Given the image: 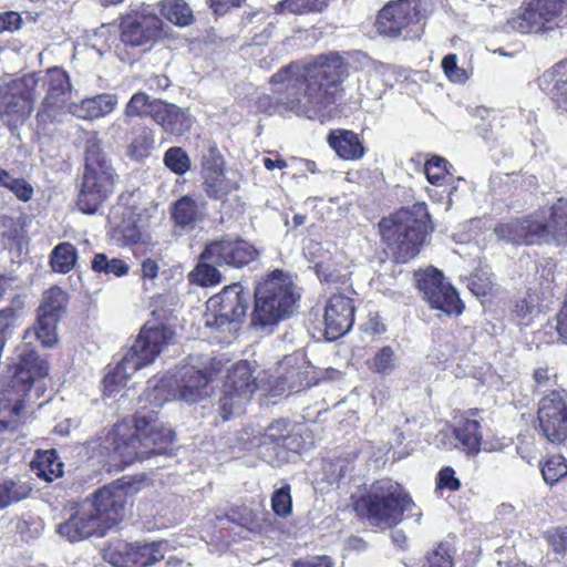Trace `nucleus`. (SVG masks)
<instances>
[{"instance_id": "62", "label": "nucleus", "mask_w": 567, "mask_h": 567, "mask_svg": "<svg viewBox=\"0 0 567 567\" xmlns=\"http://www.w3.org/2000/svg\"><path fill=\"white\" fill-rule=\"evenodd\" d=\"M229 182V179H205L206 193L209 197L221 199L234 188Z\"/></svg>"}, {"instance_id": "16", "label": "nucleus", "mask_w": 567, "mask_h": 567, "mask_svg": "<svg viewBox=\"0 0 567 567\" xmlns=\"http://www.w3.org/2000/svg\"><path fill=\"white\" fill-rule=\"evenodd\" d=\"M37 83L34 75H27L21 83L23 87L16 85L12 92L3 97L0 103V117L9 125L22 123L31 114L37 97Z\"/></svg>"}, {"instance_id": "63", "label": "nucleus", "mask_w": 567, "mask_h": 567, "mask_svg": "<svg viewBox=\"0 0 567 567\" xmlns=\"http://www.w3.org/2000/svg\"><path fill=\"white\" fill-rule=\"evenodd\" d=\"M158 214V210H157V207L156 206H152L147 209H145V215L146 217H142L140 216L138 217V220L135 221V227L132 231V234L127 235L128 239L132 241V243H138V241H142V229H145L150 226V219L151 218H155L156 215Z\"/></svg>"}, {"instance_id": "15", "label": "nucleus", "mask_w": 567, "mask_h": 567, "mask_svg": "<svg viewBox=\"0 0 567 567\" xmlns=\"http://www.w3.org/2000/svg\"><path fill=\"white\" fill-rule=\"evenodd\" d=\"M257 250L248 241L225 238L206 245L200 258L218 266L243 267L252 261Z\"/></svg>"}, {"instance_id": "48", "label": "nucleus", "mask_w": 567, "mask_h": 567, "mask_svg": "<svg viewBox=\"0 0 567 567\" xmlns=\"http://www.w3.org/2000/svg\"><path fill=\"white\" fill-rule=\"evenodd\" d=\"M165 165L176 175H184L190 168V159L182 147H171L164 155Z\"/></svg>"}, {"instance_id": "10", "label": "nucleus", "mask_w": 567, "mask_h": 567, "mask_svg": "<svg viewBox=\"0 0 567 567\" xmlns=\"http://www.w3.org/2000/svg\"><path fill=\"white\" fill-rule=\"evenodd\" d=\"M250 293L240 284L225 287L207 301L206 324L221 328L241 323L246 317Z\"/></svg>"}, {"instance_id": "40", "label": "nucleus", "mask_w": 567, "mask_h": 567, "mask_svg": "<svg viewBox=\"0 0 567 567\" xmlns=\"http://www.w3.org/2000/svg\"><path fill=\"white\" fill-rule=\"evenodd\" d=\"M398 357L390 346L380 348L375 354L367 360V367L374 373L388 375L396 368Z\"/></svg>"}, {"instance_id": "38", "label": "nucleus", "mask_w": 567, "mask_h": 567, "mask_svg": "<svg viewBox=\"0 0 567 567\" xmlns=\"http://www.w3.org/2000/svg\"><path fill=\"white\" fill-rule=\"evenodd\" d=\"M31 491V486L25 482L14 480L0 481V509L24 499Z\"/></svg>"}, {"instance_id": "31", "label": "nucleus", "mask_w": 567, "mask_h": 567, "mask_svg": "<svg viewBox=\"0 0 567 567\" xmlns=\"http://www.w3.org/2000/svg\"><path fill=\"white\" fill-rule=\"evenodd\" d=\"M63 464L54 450L38 451L31 464L32 472L47 482L60 477L63 473Z\"/></svg>"}, {"instance_id": "21", "label": "nucleus", "mask_w": 567, "mask_h": 567, "mask_svg": "<svg viewBox=\"0 0 567 567\" xmlns=\"http://www.w3.org/2000/svg\"><path fill=\"white\" fill-rule=\"evenodd\" d=\"M540 90L567 111V61H559L538 78Z\"/></svg>"}, {"instance_id": "44", "label": "nucleus", "mask_w": 567, "mask_h": 567, "mask_svg": "<svg viewBox=\"0 0 567 567\" xmlns=\"http://www.w3.org/2000/svg\"><path fill=\"white\" fill-rule=\"evenodd\" d=\"M154 146V132L150 127H141L130 144L128 151L132 157L141 159L146 157Z\"/></svg>"}, {"instance_id": "19", "label": "nucleus", "mask_w": 567, "mask_h": 567, "mask_svg": "<svg viewBox=\"0 0 567 567\" xmlns=\"http://www.w3.org/2000/svg\"><path fill=\"white\" fill-rule=\"evenodd\" d=\"M151 117L165 132L174 136H182L192 126V121L185 111L162 100H155V103L151 106Z\"/></svg>"}, {"instance_id": "60", "label": "nucleus", "mask_w": 567, "mask_h": 567, "mask_svg": "<svg viewBox=\"0 0 567 567\" xmlns=\"http://www.w3.org/2000/svg\"><path fill=\"white\" fill-rule=\"evenodd\" d=\"M533 379L538 390L548 391L557 385L556 373L548 368H538L534 371Z\"/></svg>"}, {"instance_id": "47", "label": "nucleus", "mask_w": 567, "mask_h": 567, "mask_svg": "<svg viewBox=\"0 0 567 567\" xmlns=\"http://www.w3.org/2000/svg\"><path fill=\"white\" fill-rule=\"evenodd\" d=\"M284 437V423L280 421H276L271 423L262 434L260 445L267 451H271L275 456H279L282 451V441Z\"/></svg>"}, {"instance_id": "58", "label": "nucleus", "mask_w": 567, "mask_h": 567, "mask_svg": "<svg viewBox=\"0 0 567 567\" xmlns=\"http://www.w3.org/2000/svg\"><path fill=\"white\" fill-rule=\"evenodd\" d=\"M0 185L7 187L22 202H28L33 194V187L27 179H0Z\"/></svg>"}, {"instance_id": "20", "label": "nucleus", "mask_w": 567, "mask_h": 567, "mask_svg": "<svg viewBox=\"0 0 567 567\" xmlns=\"http://www.w3.org/2000/svg\"><path fill=\"white\" fill-rule=\"evenodd\" d=\"M555 12L547 1L538 0L527 7L512 22V27L520 33H539L548 30L547 23L553 21Z\"/></svg>"}, {"instance_id": "61", "label": "nucleus", "mask_w": 567, "mask_h": 567, "mask_svg": "<svg viewBox=\"0 0 567 567\" xmlns=\"http://www.w3.org/2000/svg\"><path fill=\"white\" fill-rule=\"evenodd\" d=\"M305 256L315 264L316 271L318 270V264L326 261L331 252L322 247V245L315 240H309L303 247Z\"/></svg>"}, {"instance_id": "35", "label": "nucleus", "mask_w": 567, "mask_h": 567, "mask_svg": "<svg viewBox=\"0 0 567 567\" xmlns=\"http://www.w3.org/2000/svg\"><path fill=\"white\" fill-rule=\"evenodd\" d=\"M48 372L47 361L39 358H33L31 361L23 360L14 378L13 385L23 383L22 391L25 392L27 386L29 388L37 379L44 378Z\"/></svg>"}, {"instance_id": "52", "label": "nucleus", "mask_w": 567, "mask_h": 567, "mask_svg": "<svg viewBox=\"0 0 567 567\" xmlns=\"http://www.w3.org/2000/svg\"><path fill=\"white\" fill-rule=\"evenodd\" d=\"M155 103V100L150 101V96L143 92L133 94L131 100L125 106V116H151V106Z\"/></svg>"}, {"instance_id": "11", "label": "nucleus", "mask_w": 567, "mask_h": 567, "mask_svg": "<svg viewBox=\"0 0 567 567\" xmlns=\"http://www.w3.org/2000/svg\"><path fill=\"white\" fill-rule=\"evenodd\" d=\"M257 389L256 378L248 361H239L227 371L220 409L224 420L243 412Z\"/></svg>"}, {"instance_id": "24", "label": "nucleus", "mask_w": 567, "mask_h": 567, "mask_svg": "<svg viewBox=\"0 0 567 567\" xmlns=\"http://www.w3.org/2000/svg\"><path fill=\"white\" fill-rule=\"evenodd\" d=\"M13 388L0 391V432L16 430L22 420V394L16 393Z\"/></svg>"}, {"instance_id": "37", "label": "nucleus", "mask_w": 567, "mask_h": 567, "mask_svg": "<svg viewBox=\"0 0 567 567\" xmlns=\"http://www.w3.org/2000/svg\"><path fill=\"white\" fill-rule=\"evenodd\" d=\"M78 252L71 243H61L54 247L50 256L53 271L66 274L75 266Z\"/></svg>"}, {"instance_id": "22", "label": "nucleus", "mask_w": 567, "mask_h": 567, "mask_svg": "<svg viewBox=\"0 0 567 567\" xmlns=\"http://www.w3.org/2000/svg\"><path fill=\"white\" fill-rule=\"evenodd\" d=\"M206 217V207L190 196H183L172 206V219L181 229L193 230Z\"/></svg>"}, {"instance_id": "39", "label": "nucleus", "mask_w": 567, "mask_h": 567, "mask_svg": "<svg viewBox=\"0 0 567 567\" xmlns=\"http://www.w3.org/2000/svg\"><path fill=\"white\" fill-rule=\"evenodd\" d=\"M411 163L415 166H422L425 177H445L446 175L452 176L455 169L451 163L444 157L433 155L423 163L421 155L411 158Z\"/></svg>"}, {"instance_id": "3", "label": "nucleus", "mask_w": 567, "mask_h": 567, "mask_svg": "<svg viewBox=\"0 0 567 567\" xmlns=\"http://www.w3.org/2000/svg\"><path fill=\"white\" fill-rule=\"evenodd\" d=\"M494 234L513 245H542L567 240V198L560 197L522 218H513L495 226Z\"/></svg>"}, {"instance_id": "56", "label": "nucleus", "mask_w": 567, "mask_h": 567, "mask_svg": "<svg viewBox=\"0 0 567 567\" xmlns=\"http://www.w3.org/2000/svg\"><path fill=\"white\" fill-rule=\"evenodd\" d=\"M442 68L446 78L454 83H464L468 75L466 71L457 65L456 54H447L442 61Z\"/></svg>"}, {"instance_id": "50", "label": "nucleus", "mask_w": 567, "mask_h": 567, "mask_svg": "<svg viewBox=\"0 0 567 567\" xmlns=\"http://www.w3.org/2000/svg\"><path fill=\"white\" fill-rule=\"evenodd\" d=\"M545 537L557 555V559L567 566V528H551L546 532Z\"/></svg>"}, {"instance_id": "51", "label": "nucleus", "mask_w": 567, "mask_h": 567, "mask_svg": "<svg viewBox=\"0 0 567 567\" xmlns=\"http://www.w3.org/2000/svg\"><path fill=\"white\" fill-rule=\"evenodd\" d=\"M453 554L450 545L439 544L425 556L422 567H453Z\"/></svg>"}, {"instance_id": "18", "label": "nucleus", "mask_w": 567, "mask_h": 567, "mask_svg": "<svg viewBox=\"0 0 567 567\" xmlns=\"http://www.w3.org/2000/svg\"><path fill=\"white\" fill-rule=\"evenodd\" d=\"M47 95L42 103V110L38 115H47L54 118L59 113L68 111L71 103V83L65 71L54 68L47 74Z\"/></svg>"}, {"instance_id": "12", "label": "nucleus", "mask_w": 567, "mask_h": 567, "mask_svg": "<svg viewBox=\"0 0 567 567\" xmlns=\"http://www.w3.org/2000/svg\"><path fill=\"white\" fill-rule=\"evenodd\" d=\"M537 420L544 437L553 444L567 440V393L551 389L538 402Z\"/></svg>"}, {"instance_id": "1", "label": "nucleus", "mask_w": 567, "mask_h": 567, "mask_svg": "<svg viewBox=\"0 0 567 567\" xmlns=\"http://www.w3.org/2000/svg\"><path fill=\"white\" fill-rule=\"evenodd\" d=\"M344 72V60L337 52L290 63L286 68V110L323 122L341 92Z\"/></svg>"}, {"instance_id": "8", "label": "nucleus", "mask_w": 567, "mask_h": 567, "mask_svg": "<svg viewBox=\"0 0 567 567\" xmlns=\"http://www.w3.org/2000/svg\"><path fill=\"white\" fill-rule=\"evenodd\" d=\"M174 337L175 333L169 327L145 324L122 361L105 375V390L112 393L116 388L126 384L128 378L152 363Z\"/></svg>"}, {"instance_id": "7", "label": "nucleus", "mask_w": 567, "mask_h": 567, "mask_svg": "<svg viewBox=\"0 0 567 567\" xmlns=\"http://www.w3.org/2000/svg\"><path fill=\"white\" fill-rule=\"evenodd\" d=\"M414 506V502L399 483L382 478L375 481L367 494L358 499L355 509L372 526L389 528L399 524L403 514Z\"/></svg>"}, {"instance_id": "43", "label": "nucleus", "mask_w": 567, "mask_h": 567, "mask_svg": "<svg viewBox=\"0 0 567 567\" xmlns=\"http://www.w3.org/2000/svg\"><path fill=\"white\" fill-rule=\"evenodd\" d=\"M225 161L216 145H208L202 155L203 177H219L224 175Z\"/></svg>"}, {"instance_id": "34", "label": "nucleus", "mask_w": 567, "mask_h": 567, "mask_svg": "<svg viewBox=\"0 0 567 567\" xmlns=\"http://www.w3.org/2000/svg\"><path fill=\"white\" fill-rule=\"evenodd\" d=\"M167 543L165 540L140 543L135 542V567H151L164 559Z\"/></svg>"}, {"instance_id": "2", "label": "nucleus", "mask_w": 567, "mask_h": 567, "mask_svg": "<svg viewBox=\"0 0 567 567\" xmlns=\"http://www.w3.org/2000/svg\"><path fill=\"white\" fill-rule=\"evenodd\" d=\"M125 492L121 486L106 485L87 497L58 525V534L70 543L102 537L123 517Z\"/></svg>"}, {"instance_id": "17", "label": "nucleus", "mask_w": 567, "mask_h": 567, "mask_svg": "<svg viewBox=\"0 0 567 567\" xmlns=\"http://www.w3.org/2000/svg\"><path fill=\"white\" fill-rule=\"evenodd\" d=\"M354 320V306L352 299L344 295H332L324 308V336L328 340H336L346 334Z\"/></svg>"}, {"instance_id": "25", "label": "nucleus", "mask_w": 567, "mask_h": 567, "mask_svg": "<svg viewBox=\"0 0 567 567\" xmlns=\"http://www.w3.org/2000/svg\"><path fill=\"white\" fill-rule=\"evenodd\" d=\"M477 411H470L461 417L454 429L456 440L470 454H477L481 450L482 432Z\"/></svg>"}, {"instance_id": "46", "label": "nucleus", "mask_w": 567, "mask_h": 567, "mask_svg": "<svg viewBox=\"0 0 567 567\" xmlns=\"http://www.w3.org/2000/svg\"><path fill=\"white\" fill-rule=\"evenodd\" d=\"M542 475L548 485H554L567 475V462L561 455L550 456L542 466Z\"/></svg>"}, {"instance_id": "6", "label": "nucleus", "mask_w": 567, "mask_h": 567, "mask_svg": "<svg viewBox=\"0 0 567 567\" xmlns=\"http://www.w3.org/2000/svg\"><path fill=\"white\" fill-rule=\"evenodd\" d=\"M219 360H213L210 371L199 370L190 364L178 365L159 380H150L144 399L158 408L169 401L196 402L207 395L213 372H219Z\"/></svg>"}, {"instance_id": "49", "label": "nucleus", "mask_w": 567, "mask_h": 567, "mask_svg": "<svg viewBox=\"0 0 567 567\" xmlns=\"http://www.w3.org/2000/svg\"><path fill=\"white\" fill-rule=\"evenodd\" d=\"M537 299L528 296L518 301L513 307L512 313L515 320L520 324H529L533 318L538 313Z\"/></svg>"}, {"instance_id": "45", "label": "nucleus", "mask_w": 567, "mask_h": 567, "mask_svg": "<svg viewBox=\"0 0 567 567\" xmlns=\"http://www.w3.org/2000/svg\"><path fill=\"white\" fill-rule=\"evenodd\" d=\"M227 516L248 530H257L261 527V515L247 506L231 508Z\"/></svg>"}, {"instance_id": "36", "label": "nucleus", "mask_w": 567, "mask_h": 567, "mask_svg": "<svg viewBox=\"0 0 567 567\" xmlns=\"http://www.w3.org/2000/svg\"><path fill=\"white\" fill-rule=\"evenodd\" d=\"M161 11L168 21L178 27H188L194 21L193 11L184 0H164Z\"/></svg>"}, {"instance_id": "32", "label": "nucleus", "mask_w": 567, "mask_h": 567, "mask_svg": "<svg viewBox=\"0 0 567 567\" xmlns=\"http://www.w3.org/2000/svg\"><path fill=\"white\" fill-rule=\"evenodd\" d=\"M103 557L114 567H135V543L112 540L104 548Z\"/></svg>"}, {"instance_id": "29", "label": "nucleus", "mask_w": 567, "mask_h": 567, "mask_svg": "<svg viewBox=\"0 0 567 567\" xmlns=\"http://www.w3.org/2000/svg\"><path fill=\"white\" fill-rule=\"evenodd\" d=\"M157 33V27L146 19L142 21L126 20L122 23L121 40L131 47H141L153 39Z\"/></svg>"}, {"instance_id": "4", "label": "nucleus", "mask_w": 567, "mask_h": 567, "mask_svg": "<svg viewBox=\"0 0 567 567\" xmlns=\"http://www.w3.org/2000/svg\"><path fill=\"white\" fill-rule=\"evenodd\" d=\"M109 440L121 462L128 465L135 460L163 453L173 440V432L158 420L154 411L138 412L134 432L127 422H121L113 426Z\"/></svg>"}, {"instance_id": "23", "label": "nucleus", "mask_w": 567, "mask_h": 567, "mask_svg": "<svg viewBox=\"0 0 567 567\" xmlns=\"http://www.w3.org/2000/svg\"><path fill=\"white\" fill-rule=\"evenodd\" d=\"M113 189L112 179H83L78 207L84 214H94Z\"/></svg>"}, {"instance_id": "64", "label": "nucleus", "mask_w": 567, "mask_h": 567, "mask_svg": "<svg viewBox=\"0 0 567 567\" xmlns=\"http://www.w3.org/2000/svg\"><path fill=\"white\" fill-rule=\"evenodd\" d=\"M333 560L327 556H315L308 558H301L293 563L292 567H333Z\"/></svg>"}, {"instance_id": "41", "label": "nucleus", "mask_w": 567, "mask_h": 567, "mask_svg": "<svg viewBox=\"0 0 567 567\" xmlns=\"http://www.w3.org/2000/svg\"><path fill=\"white\" fill-rule=\"evenodd\" d=\"M91 268L95 272L123 277L128 275L130 266L120 258H109L105 254H96L92 260Z\"/></svg>"}, {"instance_id": "55", "label": "nucleus", "mask_w": 567, "mask_h": 567, "mask_svg": "<svg viewBox=\"0 0 567 567\" xmlns=\"http://www.w3.org/2000/svg\"><path fill=\"white\" fill-rule=\"evenodd\" d=\"M68 112L84 120L99 117L96 96L83 99L79 103H70Z\"/></svg>"}, {"instance_id": "57", "label": "nucleus", "mask_w": 567, "mask_h": 567, "mask_svg": "<svg viewBox=\"0 0 567 567\" xmlns=\"http://www.w3.org/2000/svg\"><path fill=\"white\" fill-rule=\"evenodd\" d=\"M329 0H286V8L295 13L319 12L328 6Z\"/></svg>"}, {"instance_id": "42", "label": "nucleus", "mask_w": 567, "mask_h": 567, "mask_svg": "<svg viewBox=\"0 0 567 567\" xmlns=\"http://www.w3.org/2000/svg\"><path fill=\"white\" fill-rule=\"evenodd\" d=\"M66 301V293L61 288L53 287L44 292L38 312L54 315L55 318L60 319Z\"/></svg>"}, {"instance_id": "59", "label": "nucleus", "mask_w": 567, "mask_h": 567, "mask_svg": "<svg viewBox=\"0 0 567 567\" xmlns=\"http://www.w3.org/2000/svg\"><path fill=\"white\" fill-rule=\"evenodd\" d=\"M461 482L455 475V471L451 466L443 467L436 478L437 489H449L455 492L460 489Z\"/></svg>"}, {"instance_id": "28", "label": "nucleus", "mask_w": 567, "mask_h": 567, "mask_svg": "<svg viewBox=\"0 0 567 567\" xmlns=\"http://www.w3.org/2000/svg\"><path fill=\"white\" fill-rule=\"evenodd\" d=\"M83 177H112V167L96 138L86 142Z\"/></svg>"}, {"instance_id": "26", "label": "nucleus", "mask_w": 567, "mask_h": 567, "mask_svg": "<svg viewBox=\"0 0 567 567\" xmlns=\"http://www.w3.org/2000/svg\"><path fill=\"white\" fill-rule=\"evenodd\" d=\"M316 272L322 282L346 284L351 276L350 261L342 252L331 254L326 261L318 264Z\"/></svg>"}, {"instance_id": "30", "label": "nucleus", "mask_w": 567, "mask_h": 567, "mask_svg": "<svg viewBox=\"0 0 567 567\" xmlns=\"http://www.w3.org/2000/svg\"><path fill=\"white\" fill-rule=\"evenodd\" d=\"M24 316V298L14 295L10 305L0 310V348L3 349L12 330L21 323Z\"/></svg>"}, {"instance_id": "27", "label": "nucleus", "mask_w": 567, "mask_h": 567, "mask_svg": "<svg viewBox=\"0 0 567 567\" xmlns=\"http://www.w3.org/2000/svg\"><path fill=\"white\" fill-rule=\"evenodd\" d=\"M328 143L337 155L344 159H358L364 154L358 135L351 131H332L328 136Z\"/></svg>"}, {"instance_id": "9", "label": "nucleus", "mask_w": 567, "mask_h": 567, "mask_svg": "<svg viewBox=\"0 0 567 567\" xmlns=\"http://www.w3.org/2000/svg\"><path fill=\"white\" fill-rule=\"evenodd\" d=\"M282 316L284 272L276 269L260 280L255 289L251 324L259 328L276 326Z\"/></svg>"}, {"instance_id": "33", "label": "nucleus", "mask_w": 567, "mask_h": 567, "mask_svg": "<svg viewBox=\"0 0 567 567\" xmlns=\"http://www.w3.org/2000/svg\"><path fill=\"white\" fill-rule=\"evenodd\" d=\"M59 318L54 315L38 312L37 322L33 328L28 329L24 339L35 337L44 347H52L58 342L56 324Z\"/></svg>"}, {"instance_id": "54", "label": "nucleus", "mask_w": 567, "mask_h": 567, "mask_svg": "<svg viewBox=\"0 0 567 567\" xmlns=\"http://www.w3.org/2000/svg\"><path fill=\"white\" fill-rule=\"evenodd\" d=\"M302 290L286 275V319L301 311Z\"/></svg>"}, {"instance_id": "13", "label": "nucleus", "mask_w": 567, "mask_h": 567, "mask_svg": "<svg viewBox=\"0 0 567 567\" xmlns=\"http://www.w3.org/2000/svg\"><path fill=\"white\" fill-rule=\"evenodd\" d=\"M417 285L431 308L445 315H461L463 303L454 287L445 281L443 274L436 268H427L416 274Z\"/></svg>"}, {"instance_id": "14", "label": "nucleus", "mask_w": 567, "mask_h": 567, "mask_svg": "<svg viewBox=\"0 0 567 567\" xmlns=\"http://www.w3.org/2000/svg\"><path fill=\"white\" fill-rule=\"evenodd\" d=\"M421 19L420 11L408 0H399L383 7L377 19V29L380 34L388 37H410V28L417 24Z\"/></svg>"}, {"instance_id": "5", "label": "nucleus", "mask_w": 567, "mask_h": 567, "mask_svg": "<svg viewBox=\"0 0 567 567\" xmlns=\"http://www.w3.org/2000/svg\"><path fill=\"white\" fill-rule=\"evenodd\" d=\"M382 240L398 262H408L419 252L426 236L433 230L423 205L402 208L379 223Z\"/></svg>"}, {"instance_id": "53", "label": "nucleus", "mask_w": 567, "mask_h": 567, "mask_svg": "<svg viewBox=\"0 0 567 567\" xmlns=\"http://www.w3.org/2000/svg\"><path fill=\"white\" fill-rule=\"evenodd\" d=\"M190 280L200 286H213L220 282V272L212 265L202 262L189 274Z\"/></svg>"}]
</instances>
